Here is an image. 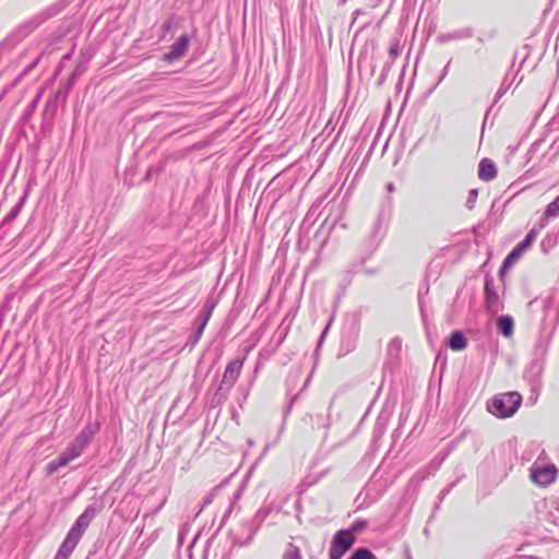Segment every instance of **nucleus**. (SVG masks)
<instances>
[{
  "instance_id": "21",
  "label": "nucleus",
  "mask_w": 559,
  "mask_h": 559,
  "mask_svg": "<svg viewBox=\"0 0 559 559\" xmlns=\"http://www.w3.org/2000/svg\"><path fill=\"white\" fill-rule=\"evenodd\" d=\"M285 559H299V550L297 548L287 550Z\"/></svg>"
},
{
  "instance_id": "25",
  "label": "nucleus",
  "mask_w": 559,
  "mask_h": 559,
  "mask_svg": "<svg viewBox=\"0 0 559 559\" xmlns=\"http://www.w3.org/2000/svg\"><path fill=\"white\" fill-rule=\"evenodd\" d=\"M362 14V10L358 9L354 12V20H357L358 15Z\"/></svg>"
},
{
  "instance_id": "23",
  "label": "nucleus",
  "mask_w": 559,
  "mask_h": 559,
  "mask_svg": "<svg viewBox=\"0 0 559 559\" xmlns=\"http://www.w3.org/2000/svg\"><path fill=\"white\" fill-rule=\"evenodd\" d=\"M451 487H452V486H450V487H448V488L443 489V490L440 492V496H439L440 501H441V500H442V499H443V498H444V497L450 492Z\"/></svg>"
},
{
  "instance_id": "4",
  "label": "nucleus",
  "mask_w": 559,
  "mask_h": 559,
  "mask_svg": "<svg viewBox=\"0 0 559 559\" xmlns=\"http://www.w3.org/2000/svg\"><path fill=\"white\" fill-rule=\"evenodd\" d=\"M549 346V338L540 340L536 345V357L533 359L525 368L524 379L531 385L532 392H538L540 389V378L544 371V361L543 357L547 354Z\"/></svg>"
},
{
  "instance_id": "5",
  "label": "nucleus",
  "mask_w": 559,
  "mask_h": 559,
  "mask_svg": "<svg viewBox=\"0 0 559 559\" xmlns=\"http://www.w3.org/2000/svg\"><path fill=\"white\" fill-rule=\"evenodd\" d=\"M356 537L349 531L341 530L332 538L330 559H341L354 545Z\"/></svg>"
},
{
  "instance_id": "27",
  "label": "nucleus",
  "mask_w": 559,
  "mask_h": 559,
  "mask_svg": "<svg viewBox=\"0 0 559 559\" xmlns=\"http://www.w3.org/2000/svg\"><path fill=\"white\" fill-rule=\"evenodd\" d=\"M329 325L325 328V330L323 331V333L321 334V340L324 337L325 333H326V330H328Z\"/></svg>"
},
{
  "instance_id": "9",
  "label": "nucleus",
  "mask_w": 559,
  "mask_h": 559,
  "mask_svg": "<svg viewBox=\"0 0 559 559\" xmlns=\"http://www.w3.org/2000/svg\"><path fill=\"white\" fill-rule=\"evenodd\" d=\"M189 47V38L187 35H181L170 47L169 52L164 56V60L171 63L180 59Z\"/></svg>"
},
{
  "instance_id": "11",
  "label": "nucleus",
  "mask_w": 559,
  "mask_h": 559,
  "mask_svg": "<svg viewBox=\"0 0 559 559\" xmlns=\"http://www.w3.org/2000/svg\"><path fill=\"white\" fill-rule=\"evenodd\" d=\"M497 176L495 163L489 158H483L478 166V177L484 181H490Z\"/></svg>"
},
{
  "instance_id": "20",
  "label": "nucleus",
  "mask_w": 559,
  "mask_h": 559,
  "mask_svg": "<svg viewBox=\"0 0 559 559\" xmlns=\"http://www.w3.org/2000/svg\"><path fill=\"white\" fill-rule=\"evenodd\" d=\"M400 53H401V47H400L399 43L392 44L390 49H389V55L393 59H395Z\"/></svg>"
},
{
  "instance_id": "18",
  "label": "nucleus",
  "mask_w": 559,
  "mask_h": 559,
  "mask_svg": "<svg viewBox=\"0 0 559 559\" xmlns=\"http://www.w3.org/2000/svg\"><path fill=\"white\" fill-rule=\"evenodd\" d=\"M477 195H478V191L476 189H472L468 192V197H467V200H466V207L468 210H472L474 207L476 199H477Z\"/></svg>"
},
{
  "instance_id": "14",
  "label": "nucleus",
  "mask_w": 559,
  "mask_h": 559,
  "mask_svg": "<svg viewBox=\"0 0 559 559\" xmlns=\"http://www.w3.org/2000/svg\"><path fill=\"white\" fill-rule=\"evenodd\" d=\"M469 37H472V32L469 29H460L453 33L439 34L437 36V41L440 44H444L451 40H457Z\"/></svg>"
},
{
  "instance_id": "26",
  "label": "nucleus",
  "mask_w": 559,
  "mask_h": 559,
  "mask_svg": "<svg viewBox=\"0 0 559 559\" xmlns=\"http://www.w3.org/2000/svg\"><path fill=\"white\" fill-rule=\"evenodd\" d=\"M518 559H536V558H535V557H532V556H530V557H526V556H519V558H518Z\"/></svg>"
},
{
  "instance_id": "1",
  "label": "nucleus",
  "mask_w": 559,
  "mask_h": 559,
  "mask_svg": "<svg viewBox=\"0 0 559 559\" xmlns=\"http://www.w3.org/2000/svg\"><path fill=\"white\" fill-rule=\"evenodd\" d=\"M93 433L90 428L83 429L61 455L46 465L47 474L52 475L58 469L67 466L70 462L79 457L92 440Z\"/></svg>"
},
{
  "instance_id": "17",
  "label": "nucleus",
  "mask_w": 559,
  "mask_h": 559,
  "mask_svg": "<svg viewBox=\"0 0 559 559\" xmlns=\"http://www.w3.org/2000/svg\"><path fill=\"white\" fill-rule=\"evenodd\" d=\"M366 526L367 522L365 520H356L346 531H349L355 536L356 533L361 532Z\"/></svg>"
},
{
  "instance_id": "10",
  "label": "nucleus",
  "mask_w": 559,
  "mask_h": 559,
  "mask_svg": "<svg viewBox=\"0 0 559 559\" xmlns=\"http://www.w3.org/2000/svg\"><path fill=\"white\" fill-rule=\"evenodd\" d=\"M243 358H237L228 362L225 368L222 382L227 385H233L240 376Z\"/></svg>"
},
{
  "instance_id": "22",
  "label": "nucleus",
  "mask_w": 559,
  "mask_h": 559,
  "mask_svg": "<svg viewBox=\"0 0 559 559\" xmlns=\"http://www.w3.org/2000/svg\"><path fill=\"white\" fill-rule=\"evenodd\" d=\"M449 66H450V62H448V64L444 67L443 71H442V74L438 81V84L445 78L447 73H448V70H449Z\"/></svg>"
},
{
  "instance_id": "16",
  "label": "nucleus",
  "mask_w": 559,
  "mask_h": 559,
  "mask_svg": "<svg viewBox=\"0 0 559 559\" xmlns=\"http://www.w3.org/2000/svg\"><path fill=\"white\" fill-rule=\"evenodd\" d=\"M348 559H376L368 548L356 549Z\"/></svg>"
},
{
  "instance_id": "6",
  "label": "nucleus",
  "mask_w": 559,
  "mask_h": 559,
  "mask_svg": "<svg viewBox=\"0 0 559 559\" xmlns=\"http://www.w3.org/2000/svg\"><path fill=\"white\" fill-rule=\"evenodd\" d=\"M539 230L540 229L538 227L532 228L525 236L524 240L518 243L515 248L507 255L499 271L500 275H503L504 270L509 267L513 262H515L522 255V253L532 245Z\"/></svg>"
},
{
  "instance_id": "19",
  "label": "nucleus",
  "mask_w": 559,
  "mask_h": 559,
  "mask_svg": "<svg viewBox=\"0 0 559 559\" xmlns=\"http://www.w3.org/2000/svg\"><path fill=\"white\" fill-rule=\"evenodd\" d=\"M300 377L295 376L294 378L288 377L286 380L287 395H289L294 389L295 382L299 381Z\"/></svg>"
},
{
  "instance_id": "12",
  "label": "nucleus",
  "mask_w": 559,
  "mask_h": 559,
  "mask_svg": "<svg viewBox=\"0 0 559 559\" xmlns=\"http://www.w3.org/2000/svg\"><path fill=\"white\" fill-rule=\"evenodd\" d=\"M557 216H559V195L547 205L543 214V217L540 218V222L538 224V228L543 229L544 227H546L549 218Z\"/></svg>"
},
{
  "instance_id": "7",
  "label": "nucleus",
  "mask_w": 559,
  "mask_h": 559,
  "mask_svg": "<svg viewBox=\"0 0 559 559\" xmlns=\"http://www.w3.org/2000/svg\"><path fill=\"white\" fill-rule=\"evenodd\" d=\"M557 467L554 464L536 465L531 467V478L539 486L550 485L557 476Z\"/></svg>"
},
{
  "instance_id": "24",
  "label": "nucleus",
  "mask_w": 559,
  "mask_h": 559,
  "mask_svg": "<svg viewBox=\"0 0 559 559\" xmlns=\"http://www.w3.org/2000/svg\"><path fill=\"white\" fill-rule=\"evenodd\" d=\"M386 190H388L389 192H393V191L395 190L394 185H393L392 182H389V183L386 185Z\"/></svg>"
},
{
  "instance_id": "8",
  "label": "nucleus",
  "mask_w": 559,
  "mask_h": 559,
  "mask_svg": "<svg viewBox=\"0 0 559 559\" xmlns=\"http://www.w3.org/2000/svg\"><path fill=\"white\" fill-rule=\"evenodd\" d=\"M484 289L487 311L492 316L497 314L503 309V304L493 286V280L491 277H486Z\"/></svg>"
},
{
  "instance_id": "15",
  "label": "nucleus",
  "mask_w": 559,
  "mask_h": 559,
  "mask_svg": "<svg viewBox=\"0 0 559 559\" xmlns=\"http://www.w3.org/2000/svg\"><path fill=\"white\" fill-rule=\"evenodd\" d=\"M497 325L501 334L509 337L513 334L514 321L511 316H501L497 319Z\"/></svg>"
},
{
  "instance_id": "3",
  "label": "nucleus",
  "mask_w": 559,
  "mask_h": 559,
  "mask_svg": "<svg viewBox=\"0 0 559 559\" xmlns=\"http://www.w3.org/2000/svg\"><path fill=\"white\" fill-rule=\"evenodd\" d=\"M522 403L518 392H507L496 395L487 403V411L498 418H508L515 414Z\"/></svg>"
},
{
  "instance_id": "28",
  "label": "nucleus",
  "mask_w": 559,
  "mask_h": 559,
  "mask_svg": "<svg viewBox=\"0 0 559 559\" xmlns=\"http://www.w3.org/2000/svg\"><path fill=\"white\" fill-rule=\"evenodd\" d=\"M296 399V396H294L290 402H289V407L292 406V404L294 403V400Z\"/></svg>"
},
{
  "instance_id": "2",
  "label": "nucleus",
  "mask_w": 559,
  "mask_h": 559,
  "mask_svg": "<svg viewBox=\"0 0 559 559\" xmlns=\"http://www.w3.org/2000/svg\"><path fill=\"white\" fill-rule=\"evenodd\" d=\"M95 509L87 508L85 511L76 519L75 523L72 525L69 531L66 539L59 548L58 556L67 558L69 557L76 545L79 544L81 537L83 536L85 530L88 527L91 521L95 516Z\"/></svg>"
},
{
  "instance_id": "13",
  "label": "nucleus",
  "mask_w": 559,
  "mask_h": 559,
  "mask_svg": "<svg viewBox=\"0 0 559 559\" xmlns=\"http://www.w3.org/2000/svg\"><path fill=\"white\" fill-rule=\"evenodd\" d=\"M448 345L452 350H463L467 346V341L463 332L454 331L451 333Z\"/></svg>"
}]
</instances>
